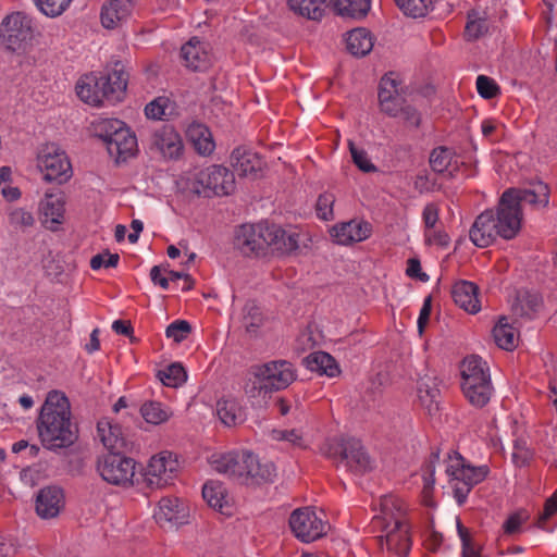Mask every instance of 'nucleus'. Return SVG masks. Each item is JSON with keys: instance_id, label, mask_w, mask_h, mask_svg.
<instances>
[{"instance_id": "nucleus-1", "label": "nucleus", "mask_w": 557, "mask_h": 557, "mask_svg": "<svg viewBox=\"0 0 557 557\" xmlns=\"http://www.w3.org/2000/svg\"><path fill=\"white\" fill-rule=\"evenodd\" d=\"M71 416L67 397L59 391L49 392L37 420L38 434L44 447L55 451L67 448L77 441L78 429Z\"/></svg>"}, {"instance_id": "nucleus-2", "label": "nucleus", "mask_w": 557, "mask_h": 557, "mask_svg": "<svg viewBox=\"0 0 557 557\" xmlns=\"http://www.w3.org/2000/svg\"><path fill=\"white\" fill-rule=\"evenodd\" d=\"M249 373L252 379L248 398L255 409H265L273 392L288 387L296 380V370L287 360L251 366Z\"/></svg>"}, {"instance_id": "nucleus-3", "label": "nucleus", "mask_w": 557, "mask_h": 557, "mask_svg": "<svg viewBox=\"0 0 557 557\" xmlns=\"http://www.w3.org/2000/svg\"><path fill=\"white\" fill-rule=\"evenodd\" d=\"M128 75L123 65L116 63L107 74L87 75L76 84L77 96L86 103L101 104L104 100L120 101L127 87Z\"/></svg>"}, {"instance_id": "nucleus-4", "label": "nucleus", "mask_w": 557, "mask_h": 557, "mask_svg": "<svg viewBox=\"0 0 557 557\" xmlns=\"http://www.w3.org/2000/svg\"><path fill=\"white\" fill-rule=\"evenodd\" d=\"M513 214L503 211L498 202L496 209H487L479 214L469 231L470 240L479 248L491 246L497 237L509 240L519 233Z\"/></svg>"}, {"instance_id": "nucleus-5", "label": "nucleus", "mask_w": 557, "mask_h": 557, "mask_svg": "<svg viewBox=\"0 0 557 557\" xmlns=\"http://www.w3.org/2000/svg\"><path fill=\"white\" fill-rule=\"evenodd\" d=\"M298 237L297 233L286 232L276 224H246V249L256 257L264 256L270 247L282 253H290L298 249Z\"/></svg>"}, {"instance_id": "nucleus-6", "label": "nucleus", "mask_w": 557, "mask_h": 557, "mask_svg": "<svg viewBox=\"0 0 557 557\" xmlns=\"http://www.w3.org/2000/svg\"><path fill=\"white\" fill-rule=\"evenodd\" d=\"M461 389L466 399L475 408L485 407L494 388L487 363L476 355L469 356L461 363Z\"/></svg>"}, {"instance_id": "nucleus-7", "label": "nucleus", "mask_w": 557, "mask_h": 557, "mask_svg": "<svg viewBox=\"0 0 557 557\" xmlns=\"http://www.w3.org/2000/svg\"><path fill=\"white\" fill-rule=\"evenodd\" d=\"M323 456L343 463L356 474H364L373 469V461L358 438L339 436L326 440L320 448Z\"/></svg>"}, {"instance_id": "nucleus-8", "label": "nucleus", "mask_w": 557, "mask_h": 557, "mask_svg": "<svg viewBox=\"0 0 557 557\" xmlns=\"http://www.w3.org/2000/svg\"><path fill=\"white\" fill-rule=\"evenodd\" d=\"M487 466L472 467L467 465L463 457L454 451L448 454L446 473L450 478L449 483L454 497L458 505H463L471 490L485 480L488 474Z\"/></svg>"}, {"instance_id": "nucleus-9", "label": "nucleus", "mask_w": 557, "mask_h": 557, "mask_svg": "<svg viewBox=\"0 0 557 557\" xmlns=\"http://www.w3.org/2000/svg\"><path fill=\"white\" fill-rule=\"evenodd\" d=\"M549 189L542 182L532 184L529 188H509L499 198L503 211L513 214L517 226L520 230L522 221V208L530 206L533 209L544 208L548 203Z\"/></svg>"}, {"instance_id": "nucleus-10", "label": "nucleus", "mask_w": 557, "mask_h": 557, "mask_svg": "<svg viewBox=\"0 0 557 557\" xmlns=\"http://www.w3.org/2000/svg\"><path fill=\"white\" fill-rule=\"evenodd\" d=\"M32 20L22 12L8 15L0 26V40L7 50L25 51L33 39Z\"/></svg>"}, {"instance_id": "nucleus-11", "label": "nucleus", "mask_w": 557, "mask_h": 557, "mask_svg": "<svg viewBox=\"0 0 557 557\" xmlns=\"http://www.w3.org/2000/svg\"><path fill=\"white\" fill-rule=\"evenodd\" d=\"M323 513L318 516L312 507L295 509L289 517V527L294 535L304 543H311L324 536L327 523L323 520Z\"/></svg>"}, {"instance_id": "nucleus-12", "label": "nucleus", "mask_w": 557, "mask_h": 557, "mask_svg": "<svg viewBox=\"0 0 557 557\" xmlns=\"http://www.w3.org/2000/svg\"><path fill=\"white\" fill-rule=\"evenodd\" d=\"M38 168L47 182L63 184L72 176V166L65 152L55 145H47L39 152Z\"/></svg>"}, {"instance_id": "nucleus-13", "label": "nucleus", "mask_w": 557, "mask_h": 557, "mask_svg": "<svg viewBox=\"0 0 557 557\" xmlns=\"http://www.w3.org/2000/svg\"><path fill=\"white\" fill-rule=\"evenodd\" d=\"M135 460L123 453H109L98 460L97 470L101 478L114 485H127L135 475Z\"/></svg>"}, {"instance_id": "nucleus-14", "label": "nucleus", "mask_w": 557, "mask_h": 557, "mask_svg": "<svg viewBox=\"0 0 557 557\" xmlns=\"http://www.w3.org/2000/svg\"><path fill=\"white\" fill-rule=\"evenodd\" d=\"M196 183L202 188L198 194L205 197L230 195L235 188L234 173L222 165H211L196 175Z\"/></svg>"}, {"instance_id": "nucleus-15", "label": "nucleus", "mask_w": 557, "mask_h": 557, "mask_svg": "<svg viewBox=\"0 0 557 557\" xmlns=\"http://www.w3.org/2000/svg\"><path fill=\"white\" fill-rule=\"evenodd\" d=\"M385 535L377 536L379 544H385L389 554L396 557H408L412 541L410 527L407 521L397 520L395 523L384 524Z\"/></svg>"}, {"instance_id": "nucleus-16", "label": "nucleus", "mask_w": 557, "mask_h": 557, "mask_svg": "<svg viewBox=\"0 0 557 557\" xmlns=\"http://www.w3.org/2000/svg\"><path fill=\"white\" fill-rule=\"evenodd\" d=\"M177 468L176 457L170 451H162L150 459L145 472V481L152 488L163 487L170 483Z\"/></svg>"}, {"instance_id": "nucleus-17", "label": "nucleus", "mask_w": 557, "mask_h": 557, "mask_svg": "<svg viewBox=\"0 0 557 557\" xmlns=\"http://www.w3.org/2000/svg\"><path fill=\"white\" fill-rule=\"evenodd\" d=\"M399 82L394 77V73L384 75L379 86V102L381 111L388 116L396 117L406 103L399 92Z\"/></svg>"}, {"instance_id": "nucleus-18", "label": "nucleus", "mask_w": 557, "mask_h": 557, "mask_svg": "<svg viewBox=\"0 0 557 557\" xmlns=\"http://www.w3.org/2000/svg\"><path fill=\"white\" fill-rule=\"evenodd\" d=\"M150 148L168 159H177L183 150L182 138L172 125L165 124L151 134Z\"/></svg>"}, {"instance_id": "nucleus-19", "label": "nucleus", "mask_w": 557, "mask_h": 557, "mask_svg": "<svg viewBox=\"0 0 557 557\" xmlns=\"http://www.w3.org/2000/svg\"><path fill=\"white\" fill-rule=\"evenodd\" d=\"M153 517L162 528H177L188 522V510L178 498L163 497Z\"/></svg>"}, {"instance_id": "nucleus-20", "label": "nucleus", "mask_w": 557, "mask_h": 557, "mask_svg": "<svg viewBox=\"0 0 557 557\" xmlns=\"http://www.w3.org/2000/svg\"><path fill=\"white\" fill-rule=\"evenodd\" d=\"M371 225L364 221L351 220L336 224L331 230V236L339 245H350L362 242L371 235Z\"/></svg>"}, {"instance_id": "nucleus-21", "label": "nucleus", "mask_w": 557, "mask_h": 557, "mask_svg": "<svg viewBox=\"0 0 557 557\" xmlns=\"http://www.w3.org/2000/svg\"><path fill=\"white\" fill-rule=\"evenodd\" d=\"M275 475L273 462L260 458L258 455L246 453V486L271 483Z\"/></svg>"}, {"instance_id": "nucleus-22", "label": "nucleus", "mask_w": 557, "mask_h": 557, "mask_svg": "<svg viewBox=\"0 0 557 557\" xmlns=\"http://www.w3.org/2000/svg\"><path fill=\"white\" fill-rule=\"evenodd\" d=\"M106 146L109 154L114 157L117 162L125 161L135 153L137 139L123 122L121 129L109 139Z\"/></svg>"}, {"instance_id": "nucleus-23", "label": "nucleus", "mask_w": 557, "mask_h": 557, "mask_svg": "<svg viewBox=\"0 0 557 557\" xmlns=\"http://www.w3.org/2000/svg\"><path fill=\"white\" fill-rule=\"evenodd\" d=\"M63 500V492L57 486H48L37 495L36 512L44 519H50L58 516Z\"/></svg>"}, {"instance_id": "nucleus-24", "label": "nucleus", "mask_w": 557, "mask_h": 557, "mask_svg": "<svg viewBox=\"0 0 557 557\" xmlns=\"http://www.w3.org/2000/svg\"><path fill=\"white\" fill-rule=\"evenodd\" d=\"M244 457L238 453L213 454L210 458L211 467L231 479L242 480L244 473Z\"/></svg>"}, {"instance_id": "nucleus-25", "label": "nucleus", "mask_w": 557, "mask_h": 557, "mask_svg": "<svg viewBox=\"0 0 557 557\" xmlns=\"http://www.w3.org/2000/svg\"><path fill=\"white\" fill-rule=\"evenodd\" d=\"M97 433L99 440L110 453H123L126 443L120 424L102 419L97 423Z\"/></svg>"}, {"instance_id": "nucleus-26", "label": "nucleus", "mask_w": 557, "mask_h": 557, "mask_svg": "<svg viewBox=\"0 0 557 557\" xmlns=\"http://www.w3.org/2000/svg\"><path fill=\"white\" fill-rule=\"evenodd\" d=\"M181 55L185 65L193 71H202L207 69L210 63L205 44L197 38L190 39L182 47Z\"/></svg>"}, {"instance_id": "nucleus-27", "label": "nucleus", "mask_w": 557, "mask_h": 557, "mask_svg": "<svg viewBox=\"0 0 557 557\" xmlns=\"http://www.w3.org/2000/svg\"><path fill=\"white\" fill-rule=\"evenodd\" d=\"M451 296L457 306L470 313H476L480 310L478 299V287L468 281L457 282L453 286Z\"/></svg>"}, {"instance_id": "nucleus-28", "label": "nucleus", "mask_w": 557, "mask_h": 557, "mask_svg": "<svg viewBox=\"0 0 557 557\" xmlns=\"http://www.w3.org/2000/svg\"><path fill=\"white\" fill-rule=\"evenodd\" d=\"M131 0H107L101 9V23L106 28H115L131 13Z\"/></svg>"}, {"instance_id": "nucleus-29", "label": "nucleus", "mask_w": 557, "mask_h": 557, "mask_svg": "<svg viewBox=\"0 0 557 557\" xmlns=\"http://www.w3.org/2000/svg\"><path fill=\"white\" fill-rule=\"evenodd\" d=\"M417 395L421 406H423L430 414L438 410L440 388L437 379L424 375L418 381Z\"/></svg>"}, {"instance_id": "nucleus-30", "label": "nucleus", "mask_w": 557, "mask_h": 557, "mask_svg": "<svg viewBox=\"0 0 557 557\" xmlns=\"http://www.w3.org/2000/svg\"><path fill=\"white\" fill-rule=\"evenodd\" d=\"M40 210L44 215V225L54 231L62 223L64 214V201L61 196L46 194L45 199L40 202Z\"/></svg>"}, {"instance_id": "nucleus-31", "label": "nucleus", "mask_w": 557, "mask_h": 557, "mask_svg": "<svg viewBox=\"0 0 557 557\" xmlns=\"http://www.w3.org/2000/svg\"><path fill=\"white\" fill-rule=\"evenodd\" d=\"M202 497L211 508L219 510L222 515L227 517L233 515L232 505L225 499L224 488L219 482H207L202 487Z\"/></svg>"}, {"instance_id": "nucleus-32", "label": "nucleus", "mask_w": 557, "mask_h": 557, "mask_svg": "<svg viewBox=\"0 0 557 557\" xmlns=\"http://www.w3.org/2000/svg\"><path fill=\"white\" fill-rule=\"evenodd\" d=\"M429 163L433 172L437 174L448 172L450 176L458 168L455 152L444 146L436 147L431 151Z\"/></svg>"}, {"instance_id": "nucleus-33", "label": "nucleus", "mask_w": 557, "mask_h": 557, "mask_svg": "<svg viewBox=\"0 0 557 557\" xmlns=\"http://www.w3.org/2000/svg\"><path fill=\"white\" fill-rule=\"evenodd\" d=\"M306 367L313 372L334 377L339 374L336 360L327 352L315 351L305 358Z\"/></svg>"}, {"instance_id": "nucleus-34", "label": "nucleus", "mask_w": 557, "mask_h": 557, "mask_svg": "<svg viewBox=\"0 0 557 557\" xmlns=\"http://www.w3.org/2000/svg\"><path fill=\"white\" fill-rule=\"evenodd\" d=\"M347 50L356 57L367 55L373 48V37L366 28H356L347 34Z\"/></svg>"}, {"instance_id": "nucleus-35", "label": "nucleus", "mask_w": 557, "mask_h": 557, "mask_svg": "<svg viewBox=\"0 0 557 557\" xmlns=\"http://www.w3.org/2000/svg\"><path fill=\"white\" fill-rule=\"evenodd\" d=\"M381 512L383 515L384 524L395 523L397 520L407 521V507L403 499L395 495H385L381 498Z\"/></svg>"}, {"instance_id": "nucleus-36", "label": "nucleus", "mask_w": 557, "mask_h": 557, "mask_svg": "<svg viewBox=\"0 0 557 557\" xmlns=\"http://www.w3.org/2000/svg\"><path fill=\"white\" fill-rule=\"evenodd\" d=\"M187 134L199 154L209 156L213 152L215 144L208 127L199 123L193 124L188 127Z\"/></svg>"}, {"instance_id": "nucleus-37", "label": "nucleus", "mask_w": 557, "mask_h": 557, "mask_svg": "<svg viewBox=\"0 0 557 557\" xmlns=\"http://www.w3.org/2000/svg\"><path fill=\"white\" fill-rule=\"evenodd\" d=\"M336 13L344 17L359 20L364 17L371 8V0H332Z\"/></svg>"}, {"instance_id": "nucleus-38", "label": "nucleus", "mask_w": 557, "mask_h": 557, "mask_svg": "<svg viewBox=\"0 0 557 557\" xmlns=\"http://www.w3.org/2000/svg\"><path fill=\"white\" fill-rule=\"evenodd\" d=\"M516 329L508 323L506 317H502L493 329V336L498 347L512 350L517 345Z\"/></svg>"}, {"instance_id": "nucleus-39", "label": "nucleus", "mask_w": 557, "mask_h": 557, "mask_svg": "<svg viewBox=\"0 0 557 557\" xmlns=\"http://www.w3.org/2000/svg\"><path fill=\"white\" fill-rule=\"evenodd\" d=\"M324 3L325 0H288L292 11L314 21L322 17Z\"/></svg>"}, {"instance_id": "nucleus-40", "label": "nucleus", "mask_w": 557, "mask_h": 557, "mask_svg": "<svg viewBox=\"0 0 557 557\" xmlns=\"http://www.w3.org/2000/svg\"><path fill=\"white\" fill-rule=\"evenodd\" d=\"M140 413L146 422L160 424L169 420L172 412L159 401H147L140 407Z\"/></svg>"}, {"instance_id": "nucleus-41", "label": "nucleus", "mask_w": 557, "mask_h": 557, "mask_svg": "<svg viewBox=\"0 0 557 557\" xmlns=\"http://www.w3.org/2000/svg\"><path fill=\"white\" fill-rule=\"evenodd\" d=\"M395 2L405 15L418 18L429 13L434 0H395Z\"/></svg>"}, {"instance_id": "nucleus-42", "label": "nucleus", "mask_w": 557, "mask_h": 557, "mask_svg": "<svg viewBox=\"0 0 557 557\" xmlns=\"http://www.w3.org/2000/svg\"><path fill=\"white\" fill-rule=\"evenodd\" d=\"M158 376L164 385L170 387H177L187 379L185 369L177 362H174L166 367V369L159 371Z\"/></svg>"}, {"instance_id": "nucleus-43", "label": "nucleus", "mask_w": 557, "mask_h": 557, "mask_svg": "<svg viewBox=\"0 0 557 557\" xmlns=\"http://www.w3.org/2000/svg\"><path fill=\"white\" fill-rule=\"evenodd\" d=\"M123 121L117 119H99L94 122V132L104 144L121 129Z\"/></svg>"}, {"instance_id": "nucleus-44", "label": "nucleus", "mask_w": 557, "mask_h": 557, "mask_svg": "<svg viewBox=\"0 0 557 557\" xmlns=\"http://www.w3.org/2000/svg\"><path fill=\"white\" fill-rule=\"evenodd\" d=\"M239 411L240 408L233 399L219 400L216 404V413L219 419L226 426H232L236 423L237 413Z\"/></svg>"}, {"instance_id": "nucleus-45", "label": "nucleus", "mask_w": 557, "mask_h": 557, "mask_svg": "<svg viewBox=\"0 0 557 557\" xmlns=\"http://www.w3.org/2000/svg\"><path fill=\"white\" fill-rule=\"evenodd\" d=\"M457 529L462 544L461 557H482L481 546L472 540L468 529L459 521L457 523Z\"/></svg>"}, {"instance_id": "nucleus-46", "label": "nucleus", "mask_w": 557, "mask_h": 557, "mask_svg": "<svg viewBox=\"0 0 557 557\" xmlns=\"http://www.w3.org/2000/svg\"><path fill=\"white\" fill-rule=\"evenodd\" d=\"M348 146L351 159L360 171L364 173H373L377 171L376 166L371 162L368 153L363 149L356 147L352 141H349Z\"/></svg>"}, {"instance_id": "nucleus-47", "label": "nucleus", "mask_w": 557, "mask_h": 557, "mask_svg": "<svg viewBox=\"0 0 557 557\" xmlns=\"http://www.w3.org/2000/svg\"><path fill=\"white\" fill-rule=\"evenodd\" d=\"M9 222L15 228L26 230L34 225L35 218L30 211L16 208L9 213Z\"/></svg>"}, {"instance_id": "nucleus-48", "label": "nucleus", "mask_w": 557, "mask_h": 557, "mask_svg": "<svg viewBox=\"0 0 557 557\" xmlns=\"http://www.w3.org/2000/svg\"><path fill=\"white\" fill-rule=\"evenodd\" d=\"M37 8L48 16H58L70 5L72 0H34Z\"/></svg>"}, {"instance_id": "nucleus-49", "label": "nucleus", "mask_w": 557, "mask_h": 557, "mask_svg": "<svg viewBox=\"0 0 557 557\" xmlns=\"http://www.w3.org/2000/svg\"><path fill=\"white\" fill-rule=\"evenodd\" d=\"M191 332L190 324L185 320H176L172 322L165 330V335L173 338L175 343L183 342Z\"/></svg>"}, {"instance_id": "nucleus-50", "label": "nucleus", "mask_w": 557, "mask_h": 557, "mask_svg": "<svg viewBox=\"0 0 557 557\" xmlns=\"http://www.w3.org/2000/svg\"><path fill=\"white\" fill-rule=\"evenodd\" d=\"M476 90L479 95L484 99L495 98L499 94V87L495 81L485 75L478 76Z\"/></svg>"}, {"instance_id": "nucleus-51", "label": "nucleus", "mask_w": 557, "mask_h": 557, "mask_svg": "<svg viewBox=\"0 0 557 557\" xmlns=\"http://www.w3.org/2000/svg\"><path fill=\"white\" fill-rule=\"evenodd\" d=\"M334 201L335 198L332 194L324 193L320 195L315 205L317 215L325 221L332 219Z\"/></svg>"}, {"instance_id": "nucleus-52", "label": "nucleus", "mask_w": 557, "mask_h": 557, "mask_svg": "<svg viewBox=\"0 0 557 557\" xmlns=\"http://www.w3.org/2000/svg\"><path fill=\"white\" fill-rule=\"evenodd\" d=\"M519 301L520 311H518V308H515V311L517 314L522 317H530L531 313L536 312L541 306V299L535 294L525 293L521 298H519Z\"/></svg>"}, {"instance_id": "nucleus-53", "label": "nucleus", "mask_w": 557, "mask_h": 557, "mask_svg": "<svg viewBox=\"0 0 557 557\" xmlns=\"http://www.w3.org/2000/svg\"><path fill=\"white\" fill-rule=\"evenodd\" d=\"M440 461V451H432L429 460L423 467V480H424V488L431 490L435 483L434 473H435V465Z\"/></svg>"}, {"instance_id": "nucleus-54", "label": "nucleus", "mask_w": 557, "mask_h": 557, "mask_svg": "<svg viewBox=\"0 0 557 557\" xmlns=\"http://www.w3.org/2000/svg\"><path fill=\"white\" fill-rule=\"evenodd\" d=\"M264 320L263 313L259 307H250L248 314H246V333L256 334L258 329L263 325Z\"/></svg>"}, {"instance_id": "nucleus-55", "label": "nucleus", "mask_w": 557, "mask_h": 557, "mask_svg": "<svg viewBox=\"0 0 557 557\" xmlns=\"http://www.w3.org/2000/svg\"><path fill=\"white\" fill-rule=\"evenodd\" d=\"M487 29V23L484 18L469 20L465 28V36L469 40H475L484 35Z\"/></svg>"}, {"instance_id": "nucleus-56", "label": "nucleus", "mask_w": 557, "mask_h": 557, "mask_svg": "<svg viewBox=\"0 0 557 557\" xmlns=\"http://www.w3.org/2000/svg\"><path fill=\"white\" fill-rule=\"evenodd\" d=\"M166 98H156L150 101L145 108V114L148 119L162 120L165 115Z\"/></svg>"}, {"instance_id": "nucleus-57", "label": "nucleus", "mask_w": 557, "mask_h": 557, "mask_svg": "<svg viewBox=\"0 0 557 557\" xmlns=\"http://www.w3.org/2000/svg\"><path fill=\"white\" fill-rule=\"evenodd\" d=\"M120 257L117 253H110L109 251L98 253L90 260V267L92 270H99L100 268H115L119 263Z\"/></svg>"}, {"instance_id": "nucleus-58", "label": "nucleus", "mask_w": 557, "mask_h": 557, "mask_svg": "<svg viewBox=\"0 0 557 557\" xmlns=\"http://www.w3.org/2000/svg\"><path fill=\"white\" fill-rule=\"evenodd\" d=\"M528 518L529 516L525 511H518L510 515L504 522V532L509 535L518 533L521 525L528 520Z\"/></svg>"}, {"instance_id": "nucleus-59", "label": "nucleus", "mask_w": 557, "mask_h": 557, "mask_svg": "<svg viewBox=\"0 0 557 557\" xmlns=\"http://www.w3.org/2000/svg\"><path fill=\"white\" fill-rule=\"evenodd\" d=\"M271 437L274 441H285L290 443L294 446L302 445V436L301 434L293 429V430H273L271 432Z\"/></svg>"}, {"instance_id": "nucleus-60", "label": "nucleus", "mask_w": 557, "mask_h": 557, "mask_svg": "<svg viewBox=\"0 0 557 557\" xmlns=\"http://www.w3.org/2000/svg\"><path fill=\"white\" fill-rule=\"evenodd\" d=\"M264 164V161L257 153L246 151V176L258 177L263 172Z\"/></svg>"}, {"instance_id": "nucleus-61", "label": "nucleus", "mask_w": 557, "mask_h": 557, "mask_svg": "<svg viewBox=\"0 0 557 557\" xmlns=\"http://www.w3.org/2000/svg\"><path fill=\"white\" fill-rule=\"evenodd\" d=\"M398 116L401 117L404 123L409 127L417 128L421 123L420 113L417 111L416 108L407 103L403 106Z\"/></svg>"}, {"instance_id": "nucleus-62", "label": "nucleus", "mask_w": 557, "mask_h": 557, "mask_svg": "<svg viewBox=\"0 0 557 557\" xmlns=\"http://www.w3.org/2000/svg\"><path fill=\"white\" fill-rule=\"evenodd\" d=\"M425 231L433 230L438 221V209L435 205L429 203L424 207L422 212Z\"/></svg>"}, {"instance_id": "nucleus-63", "label": "nucleus", "mask_w": 557, "mask_h": 557, "mask_svg": "<svg viewBox=\"0 0 557 557\" xmlns=\"http://www.w3.org/2000/svg\"><path fill=\"white\" fill-rule=\"evenodd\" d=\"M425 240L429 244L446 247L449 244V236L443 231L428 230L425 231Z\"/></svg>"}, {"instance_id": "nucleus-64", "label": "nucleus", "mask_w": 557, "mask_h": 557, "mask_svg": "<svg viewBox=\"0 0 557 557\" xmlns=\"http://www.w3.org/2000/svg\"><path fill=\"white\" fill-rule=\"evenodd\" d=\"M557 512V490L554 492V494L546 499L544 505V510L540 516V527H542V523L546 520H548L553 515Z\"/></svg>"}]
</instances>
